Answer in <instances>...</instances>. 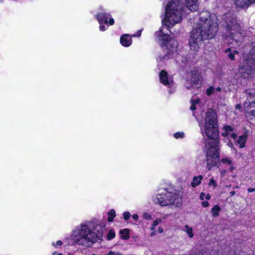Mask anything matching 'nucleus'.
<instances>
[{
  "label": "nucleus",
  "mask_w": 255,
  "mask_h": 255,
  "mask_svg": "<svg viewBox=\"0 0 255 255\" xmlns=\"http://www.w3.org/2000/svg\"><path fill=\"white\" fill-rule=\"evenodd\" d=\"M218 30V19L216 15L208 11L200 12L197 27L191 32L189 40L190 48L198 52L204 40L213 38Z\"/></svg>",
  "instance_id": "f257e3e1"
},
{
  "label": "nucleus",
  "mask_w": 255,
  "mask_h": 255,
  "mask_svg": "<svg viewBox=\"0 0 255 255\" xmlns=\"http://www.w3.org/2000/svg\"><path fill=\"white\" fill-rule=\"evenodd\" d=\"M105 230V225H97L95 226L91 222L81 223L76 226L72 232V243L89 247L102 240Z\"/></svg>",
  "instance_id": "f03ea898"
},
{
  "label": "nucleus",
  "mask_w": 255,
  "mask_h": 255,
  "mask_svg": "<svg viewBox=\"0 0 255 255\" xmlns=\"http://www.w3.org/2000/svg\"><path fill=\"white\" fill-rule=\"evenodd\" d=\"M248 53L244 55L239 66V73L245 79L252 78L255 73V41L248 46Z\"/></svg>",
  "instance_id": "7ed1b4c3"
},
{
  "label": "nucleus",
  "mask_w": 255,
  "mask_h": 255,
  "mask_svg": "<svg viewBox=\"0 0 255 255\" xmlns=\"http://www.w3.org/2000/svg\"><path fill=\"white\" fill-rule=\"evenodd\" d=\"M183 5L179 0H171L166 6L165 16L162 22L168 27L172 26L181 20Z\"/></svg>",
  "instance_id": "20e7f679"
},
{
  "label": "nucleus",
  "mask_w": 255,
  "mask_h": 255,
  "mask_svg": "<svg viewBox=\"0 0 255 255\" xmlns=\"http://www.w3.org/2000/svg\"><path fill=\"white\" fill-rule=\"evenodd\" d=\"M161 34L159 36L160 40L163 41L161 46V51L158 53V58L160 61L167 60L170 56L177 51V41L174 39H169V35L162 33V29L159 31Z\"/></svg>",
  "instance_id": "39448f33"
},
{
  "label": "nucleus",
  "mask_w": 255,
  "mask_h": 255,
  "mask_svg": "<svg viewBox=\"0 0 255 255\" xmlns=\"http://www.w3.org/2000/svg\"><path fill=\"white\" fill-rule=\"evenodd\" d=\"M204 133L207 137H217L219 135L217 114L212 109H208L206 114Z\"/></svg>",
  "instance_id": "423d86ee"
},
{
  "label": "nucleus",
  "mask_w": 255,
  "mask_h": 255,
  "mask_svg": "<svg viewBox=\"0 0 255 255\" xmlns=\"http://www.w3.org/2000/svg\"><path fill=\"white\" fill-rule=\"evenodd\" d=\"M154 201L155 203L162 206L173 204L176 207L179 208L182 205V199L179 193H172L166 190L164 193L158 194Z\"/></svg>",
  "instance_id": "0eeeda50"
},
{
  "label": "nucleus",
  "mask_w": 255,
  "mask_h": 255,
  "mask_svg": "<svg viewBox=\"0 0 255 255\" xmlns=\"http://www.w3.org/2000/svg\"><path fill=\"white\" fill-rule=\"evenodd\" d=\"M225 22L227 25V33L226 36L228 37H231L233 41L238 43V40L236 38L238 33L242 34L241 30V26L237 21L236 18L230 13L225 14Z\"/></svg>",
  "instance_id": "6e6552de"
},
{
  "label": "nucleus",
  "mask_w": 255,
  "mask_h": 255,
  "mask_svg": "<svg viewBox=\"0 0 255 255\" xmlns=\"http://www.w3.org/2000/svg\"><path fill=\"white\" fill-rule=\"evenodd\" d=\"M220 142L217 137H208L206 141L205 148L206 152L211 151V152H219Z\"/></svg>",
  "instance_id": "1a4fd4ad"
},
{
  "label": "nucleus",
  "mask_w": 255,
  "mask_h": 255,
  "mask_svg": "<svg viewBox=\"0 0 255 255\" xmlns=\"http://www.w3.org/2000/svg\"><path fill=\"white\" fill-rule=\"evenodd\" d=\"M220 156L219 152H211V151H207L206 153L207 156V168L210 169L212 167L217 165L219 162V158Z\"/></svg>",
  "instance_id": "9d476101"
},
{
  "label": "nucleus",
  "mask_w": 255,
  "mask_h": 255,
  "mask_svg": "<svg viewBox=\"0 0 255 255\" xmlns=\"http://www.w3.org/2000/svg\"><path fill=\"white\" fill-rule=\"evenodd\" d=\"M159 78L160 82L167 87H171L174 84L172 77L169 76L164 70H162L160 72Z\"/></svg>",
  "instance_id": "9b49d317"
},
{
  "label": "nucleus",
  "mask_w": 255,
  "mask_h": 255,
  "mask_svg": "<svg viewBox=\"0 0 255 255\" xmlns=\"http://www.w3.org/2000/svg\"><path fill=\"white\" fill-rule=\"evenodd\" d=\"M111 15L109 13H101L97 14V18L100 24L102 23H107L108 19L109 18V23L110 25H112L114 23L113 18H110Z\"/></svg>",
  "instance_id": "f8f14e48"
},
{
  "label": "nucleus",
  "mask_w": 255,
  "mask_h": 255,
  "mask_svg": "<svg viewBox=\"0 0 255 255\" xmlns=\"http://www.w3.org/2000/svg\"><path fill=\"white\" fill-rule=\"evenodd\" d=\"M245 93L247 96V101L244 103V104H250L255 103V90L248 89Z\"/></svg>",
  "instance_id": "ddd939ff"
},
{
  "label": "nucleus",
  "mask_w": 255,
  "mask_h": 255,
  "mask_svg": "<svg viewBox=\"0 0 255 255\" xmlns=\"http://www.w3.org/2000/svg\"><path fill=\"white\" fill-rule=\"evenodd\" d=\"M186 7L191 11H196L199 6V0H185Z\"/></svg>",
  "instance_id": "4468645a"
},
{
  "label": "nucleus",
  "mask_w": 255,
  "mask_h": 255,
  "mask_svg": "<svg viewBox=\"0 0 255 255\" xmlns=\"http://www.w3.org/2000/svg\"><path fill=\"white\" fill-rule=\"evenodd\" d=\"M236 5L242 8L248 7L255 0H235Z\"/></svg>",
  "instance_id": "2eb2a0df"
},
{
  "label": "nucleus",
  "mask_w": 255,
  "mask_h": 255,
  "mask_svg": "<svg viewBox=\"0 0 255 255\" xmlns=\"http://www.w3.org/2000/svg\"><path fill=\"white\" fill-rule=\"evenodd\" d=\"M120 42L122 45L127 47L131 45V39L128 34H124L121 36Z\"/></svg>",
  "instance_id": "dca6fc26"
},
{
  "label": "nucleus",
  "mask_w": 255,
  "mask_h": 255,
  "mask_svg": "<svg viewBox=\"0 0 255 255\" xmlns=\"http://www.w3.org/2000/svg\"><path fill=\"white\" fill-rule=\"evenodd\" d=\"M246 111L251 116L255 117V103L250 104H244Z\"/></svg>",
  "instance_id": "f3484780"
},
{
  "label": "nucleus",
  "mask_w": 255,
  "mask_h": 255,
  "mask_svg": "<svg viewBox=\"0 0 255 255\" xmlns=\"http://www.w3.org/2000/svg\"><path fill=\"white\" fill-rule=\"evenodd\" d=\"M225 53L227 54V57L231 60L235 59V55L239 54V51L236 50L232 51L231 48H229L225 50Z\"/></svg>",
  "instance_id": "a211bd4d"
},
{
  "label": "nucleus",
  "mask_w": 255,
  "mask_h": 255,
  "mask_svg": "<svg viewBox=\"0 0 255 255\" xmlns=\"http://www.w3.org/2000/svg\"><path fill=\"white\" fill-rule=\"evenodd\" d=\"M202 179L203 176L202 175L194 176L191 182V186L193 187H195L199 185L201 183V181Z\"/></svg>",
  "instance_id": "6ab92c4d"
},
{
  "label": "nucleus",
  "mask_w": 255,
  "mask_h": 255,
  "mask_svg": "<svg viewBox=\"0 0 255 255\" xmlns=\"http://www.w3.org/2000/svg\"><path fill=\"white\" fill-rule=\"evenodd\" d=\"M120 233L121 236V238L123 239L128 240L129 239V230L128 229H125L124 230H122L120 231Z\"/></svg>",
  "instance_id": "aec40b11"
},
{
  "label": "nucleus",
  "mask_w": 255,
  "mask_h": 255,
  "mask_svg": "<svg viewBox=\"0 0 255 255\" xmlns=\"http://www.w3.org/2000/svg\"><path fill=\"white\" fill-rule=\"evenodd\" d=\"M237 143L240 145L241 148H243L245 145L246 141V136L245 135L240 136L237 139Z\"/></svg>",
  "instance_id": "412c9836"
},
{
  "label": "nucleus",
  "mask_w": 255,
  "mask_h": 255,
  "mask_svg": "<svg viewBox=\"0 0 255 255\" xmlns=\"http://www.w3.org/2000/svg\"><path fill=\"white\" fill-rule=\"evenodd\" d=\"M221 211V208L217 205H215L211 210V213L213 217L219 216V212Z\"/></svg>",
  "instance_id": "4be33fe9"
},
{
  "label": "nucleus",
  "mask_w": 255,
  "mask_h": 255,
  "mask_svg": "<svg viewBox=\"0 0 255 255\" xmlns=\"http://www.w3.org/2000/svg\"><path fill=\"white\" fill-rule=\"evenodd\" d=\"M199 82V78L196 74H193L191 79H190V83L192 84V86L193 87L194 85H198Z\"/></svg>",
  "instance_id": "5701e85b"
},
{
  "label": "nucleus",
  "mask_w": 255,
  "mask_h": 255,
  "mask_svg": "<svg viewBox=\"0 0 255 255\" xmlns=\"http://www.w3.org/2000/svg\"><path fill=\"white\" fill-rule=\"evenodd\" d=\"M108 215L109 217L108 218V221L110 222H111L113 221L114 218L116 216V212L114 210L111 209L108 213Z\"/></svg>",
  "instance_id": "b1692460"
},
{
  "label": "nucleus",
  "mask_w": 255,
  "mask_h": 255,
  "mask_svg": "<svg viewBox=\"0 0 255 255\" xmlns=\"http://www.w3.org/2000/svg\"><path fill=\"white\" fill-rule=\"evenodd\" d=\"M190 102L191 103V106L190 108V110L191 111L195 110L196 109V105L199 103V99H192L191 100Z\"/></svg>",
  "instance_id": "393cba45"
},
{
  "label": "nucleus",
  "mask_w": 255,
  "mask_h": 255,
  "mask_svg": "<svg viewBox=\"0 0 255 255\" xmlns=\"http://www.w3.org/2000/svg\"><path fill=\"white\" fill-rule=\"evenodd\" d=\"M185 231L188 234V236L192 238L194 236V234L193 233V229L191 227H189L188 225H186L185 226Z\"/></svg>",
  "instance_id": "a878e982"
},
{
  "label": "nucleus",
  "mask_w": 255,
  "mask_h": 255,
  "mask_svg": "<svg viewBox=\"0 0 255 255\" xmlns=\"http://www.w3.org/2000/svg\"><path fill=\"white\" fill-rule=\"evenodd\" d=\"M115 232L112 230H110L108 234L107 235V238L108 240H111L112 239H114L115 237Z\"/></svg>",
  "instance_id": "bb28decb"
},
{
  "label": "nucleus",
  "mask_w": 255,
  "mask_h": 255,
  "mask_svg": "<svg viewBox=\"0 0 255 255\" xmlns=\"http://www.w3.org/2000/svg\"><path fill=\"white\" fill-rule=\"evenodd\" d=\"M215 91V88L213 86L209 87L207 90H206V94L208 96L211 95L212 93H214Z\"/></svg>",
  "instance_id": "cd10ccee"
},
{
  "label": "nucleus",
  "mask_w": 255,
  "mask_h": 255,
  "mask_svg": "<svg viewBox=\"0 0 255 255\" xmlns=\"http://www.w3.org/2000/svg\"><path fill=\"white\" fill-rule=\"evenodd\" d=\"M221 162L224 164H227L229 165L232 163V161L227 157L223 158L221 160Z\"/></svg>",
  "instance_id": "c85d7f7f"
},
{
  "label": "nucleus",
  "mask_w": 255,
  "mask_h": 255,
  "mask_svg": "<svg viewBox=\"0 0 255 255\" xmlns=\"http://www.w3.org/2000/svg\"><path fill=\"white\" fill-rule=\"evenodd\" d=\"M184 136V133L183 132H177L174 133V136L176 138H183Z\"/></svg>",
  "instance_id": "c756f323"
},
{
  "label": "nucleus",
  "mask_w": 255,
  "mask_h": 255,
  "mask_svg": "<svg viewBox=\"0 0 255 255\" xmlns=\"http://www.w3.org/2000/svg\"><path fill=\"white\" fill-rule=\"evenodd\" d=\"M209 186H213L214 188H216L217 186V184L213 178H211L209 182Z\"/></svg>",
  "instance_id": "7c9ffc66"
},
{
  "label": "nucleus",
  "mask_w": 255,
  "mask_h": 255,
  "mask_svg": "<svg viewBox=\"0 0 255 255\" xmlns=\"http://www.w3.org/2000/svg\"><path fill=\"white\" fill-rule=\"evenodd\" d=\"M130 216V214L128 212H125L123 213V217L126 221H128Z\"/></svg>",
  "instance_id": "2f4dec72"
},
{
  "label": "nucleus",
  "mask_w": 255,
  "mask_h": 255,
  "mask_svg": "<svg viewBox=\"0 0 255 255\" xmlns=\"http://www.w3.org/2000/svg\"><path fill=\"white\" fill-rule=\"evenodd\" d=\"M224 128L225 131L229 132L230 131H232L233 130L232 128L229 126H226L224 127Z\"/></svg>",
  "instance_id": "473e14b6"
},
{
  "label": "nucleus",
  "mask_w": 255,
  "mask_h": 255,
  "mask_svg": "<svg viewBox=\"0 0 255 255\" xmlns=\"http://www.w3.org/2000/svg\"><path fill=\"white\" fill-rule=\"evenodd\" d=\"M62 245V242L61 241H58L56 242V245L54 243H52V245L54 246H61Z\"/></svg>",
  "instance_id": "72a5a7b5"
},
{
  "label": "nucleus",
  "mask_w": 255,
  "mask_h": 255,
  "mask_svg": "<svg viewBox=\"0 0 255 255\" xmlns=\"http://www.w3.org/2000/svg\"><path fill=\"white\" fill-rule=\"evenodd\" d=\"M143 218L146 219H149L151 218V216L148 213H145L143 214Z\"/></svg>",
  "instance_id": "f704fd0d"
},
{
  "label": "nucleus",
  "mask_w": 255,
  "mask_h": 255,
  "mask_svg": "<svg viewBox=\"0 0 255 255\" xmlns=\"http://www.w3.org/2000/svg\"><path fill=\"white\" fill-rule=\"evenodd\" d=\"M201 204L204 207H207L209 206V203L207 201H203L201 203Z\"/></svg>",
  "instance_id": "c9c22d12"
},
{
  "label": "nucleus",
  "mask_w": 255,
  "mask_h": 255,
  "mask_svg": "<svg viewBox=\"0 0 255 255\" xmlns=\"http://www.w3.org/2000/svg\"><path fill=\"white\" fill-rule=\"evenodd\" d=\"M160 221H161L160 220H156L154 221L152 224L153 226L156 227L160 222Z\"/></svg>",
  "instance_id": "e433bc0d"
},
{
  "label": "nucleus",
  "mask_w": 255,
  "mask_h": 255,
  "mask_svg": "<svg viewBox=\"0 0 255 255\" xmlns=\"http://www.w3.org/2000/svg\"><path fill=\"white\" fill-rule=\"evenodd\" d=\"M204 198H205V194L204 193L202 192L200 195V198L201 200H204Z\"/></svg>",
  "instance_id": "4c0bfd02"
},
{
  "label": "nucleus",
  "mask_w": 255,
  "mask_h": 255,
  "mask_svg": "<svg viewBox=\"0 0 255 255\" xmlns=\"http://www.w3.org/2000/svg\"><path fill=\"white\" fill-rule=\"evenodd\" d=\"M106 27L103 25H102V24H100V30L101 31H105L106 30Z\"/></svg>",
  "instance_id": "58836bf2"
},
{
  "label": "nucleus",
  "mask_w": 255,
  "mask_h": 255,
  "mask_svg": "<svg viewBox=\"0 0 255 255\" xmlns=\"http://www.w3.org/2000/svg\"><path fill=\"white\" fill-rule=\"evenodd\" d=\"M237 135L236 133H232L231 134V137L233 138V139H236V137H237Z\"/></svg>",
  "instance_id": "ea45409f"
},
{
  "label": "nucleus",
  "mask_w": 255,
  "mask_h": 255,
  "mask_svg": "<svg viewBox=\"0 0 255 255\" xmlns=\"http://www.w3.org/2000/svg\"><path fill=\"white\" fill-rule=\"evenodd\" d=\"M132 217L134 220H136L138 218V216L137 214H133L132 215Z\"/></svg>",
  "instance_id": "a19ab883"
},
{
  "label": "nucleus",
  "mask_w": 255,
  "mask_h": 255,
  "mask_svg": "<svg viewBox=\"0 0 255 255\" xmlns=\"http://www.w3.org/2000/svg\"><path fill=\"white\" fill-rule=\"evenodd\" d=\"M249 192H253L255 191V188H250L248 189Z\"/></svg>",
  "instance_id": "79ce46f5"
},
{
  "label": "nucleus",
  "mask_w": 255,
  "mask_h": 255,
  "mask_svg": "<svg viewBox=\"0 0 255 255\" xmlns=\"http://www.w3.org/2000/svg\"><path fill=\"white\" fill-rule=\"evenodd\" d=\"M242 108V106L240 104H237L236 105V109H238V110H240Z\"/></svg>",
  "instance_id": "37998d69"
},
{
  "label": "nucleus",
  "mask_w": 255,
  "mask_h": 255,
  "mask_svg": "<svg viewBox=\"0 0 255 255\" xmlns=\"http://www.w3.org/2000/svg\"><path fill=\"white\" fill-rule=\"evenodd\" d=\"M211 198L210 195L209 194H207L205 195V199L206 200H209Z\"/></svg>",
  "instance_id": "c03bdc74"
},
{
  "label": "nucleus",
  "mask_w": 255,
  "mask_h": 255,
  "mask_svg": "<svg viewBox=\"0 0 255 255\" xmlns=\"http://www.w3.org/2000/svg\"><path fill=\"white\" fill-rule=\"evenodd\" d=\"M158 232H159V233H163V230L162 229V228H161V227H159V228H158Z\"/></svg>",
  "instance_id": "a18cd8bd"
},
{
  "label": "nucleus",
  "mask_w": 255,
  "mask_h": 255,
  "mask_svg": "<svg viewBox=\"0 0 255 255\" xmlns=\"http://www.w3.org/2000/svg\"><path fill=\"white\" fill-rule=\"evenodd\" d=\"M52 255H63V254L61 253L57 254L56 252H54L52 253Z\"/></svg>",
  "instance_id": "49530a36"
},
{
  "label": "nucleus",
  "mask_w": 255,
  "mask_h": 255,
  "mask_svg": "<svg viewBox=\"0 0 255 255\" xmlns=\"http://www.w3.org/2000/svg\"><path fill=\"white\" fill-rule=\"evenodd\" d=\"M215 90H216V91H217V92H220V91H221V88H220V87H217V88H216V89H215Z\"/></svg>",
  "instance_id": "de8ad7c7"
},
{
  "label": "nucleus",
  "mask_w": 255,
  "mask_h": 255,
  "mask_svg": "<svg viewBox=\"0 0 255 255\" xmlns=\"http://www.w3.org/2000/svg\"><path fill=\"white\" fill-rule=\"evenodd\" d=\"M235 193H236L235 191H231L230 192L231 196H234L235 194Z\"/></svg>",
  "instance_id": "09e8293b"
},
{
  "label": "nucleus",
  "mask_w": 255,
  "mask_h": 255,
  "mask_svg": "<svg viewBox=\"0 0 255 255\" xmlns=\"http://www.w3.org/2000/svg\"><path fill=\"white\" fill-rule=\"evenodd\" d=\"M107 255H114V252L110 251Z\"/></svg>",
  "instance_id": "8fccbe9b"
},
{
  "label": "nucleus",
  "mask_w": 255,
  "mask_h": 255,
  "mask_svg": "<svg viewBox=\"0 0 255 255\" xmlns=\"http://www.w3.org/2000/svg\"><path fill=\"white\" fill-rule=\"evenodd\" d=\"M114 255H122L119 252H114Z\"/></svg>",
  "instance_id": "3c124183"
},
{
  "label": "nucleus",
  "mask_w": 255,
  "mask_h": 255,
  "mask_svg": "<svg viewBox=\"0 0 255 255\" xmlns=\"http://www.w3.org/2000/svg\"><path fill=\"white\" fill-rule=\"evenodd\" d=\"M155 235V233L154 232H152L150 233V236L153 237Z\"/></svg>",
  "instance_id": "603ef678"
},
{
  "label": "nucleus",
  "mask_w": 255,
  "mask_h": 255,
  "mask_svg": "<svg viewBox=\"0 0 255 255\" xmlns=\"http://www.w3.org/2000/svg\"><path fill=\"white\" fill-rule=\"evenodd\" d=\"M155 226H152V227L151 228V230L152 231H154L155 230Z\"/></svg>",
  "instance_id": "864d4df0"
},
{
  "label": "nucleus",
  "mask_w": 255,
  "mask_h": 255,
  "mask_svg": "<svg viewBox=\"0 0 255 255\" xmlns=\"http://www.w3.org/2000/svg\"><path fill=\"white\" fill-rule=\"evenodd\" d=\"M138 32H140V33L137 35V36H139L140 35V32H141L140 30H139Z\"/></svg>",
  "instance_id": "5fc2aeb1"
},
{
  "label": "nucleus",
  "mask_w": 255,
  "mask_h": 255,
  "mask_svg": "<svg viewBox=\"0 0 255 255\" xmlns=\"http://www.w3.org/2000/svg\"><path fill=\"white\" fill-rule=\"evenodd\" d=\"M186 88H187V89H189L190 87L189 86H187Z\"/></svg>",
  "instance_id": "6e6d98bb"
},
{
  "label": "nucleus",
  "mask_w": 255,
  "mask_h": 255,
  "mask_svg": "<svg viewBox=\"0 0 255 255\" xmlns=\"http://www.w3.org/2000/svg\"><path fill=\"white\" fill-rule=\"evenodd\" d=\"M68 255H71V254H68Z\"/></svg>",
  "instance_id": "4d7b16f0"
},
{
  "label": "nucleus",
  "mask_w": 255,
  "mask_h": 255,
  "mask_svg": "<svg viewBox=\"0 0 255 255\" xmlns=\"http://www.w3.org/2000/svg\"><path fill=\"white\" fill-rule=\"evenodd\" d=\"M92 255H96V254H93Z\"/></svg>",
  "instance_id": "13d9d810"
}]
</instances>
